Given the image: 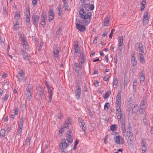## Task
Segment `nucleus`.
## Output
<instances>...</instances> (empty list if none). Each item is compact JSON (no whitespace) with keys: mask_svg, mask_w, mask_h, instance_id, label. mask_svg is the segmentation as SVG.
<instances>
[{"mask_svg":"<svg viewBox=\"0 0 153 153\" xmlns=\"http://www.w3.org/2000/svg\"><path fill=\"white\" fill-rule=\"evenodd\" d=\"M80 17L83 19V23L85 25H88L90 22L91 19V14L90 12L82 9L79 11Z\"/></svg>","mask_w":153,"mask_h":153,"instance_id":"obj_1","label":"nucleus"},{"mask_svg":"<svg viewBox=\"0 0 153 153\" xmlns=\"http://www.w3.org/2000/svg\"><path fill=\"white\" fill-rule=\"evenodd\" d=\"M75 95L76 98L79 99L81 95V88L80 85V82H76L75 83Z\"/></svg>","mask_w":153,"mask_h":153,"instance_id":"obj_2","label":"nucleus"},{"mask_svg":"<svg viewBox=\"0 0 153 153\" xmlns=\"http://www.w3.org/2000/svg\"><path fill=\"white\" fill-rule=\"evenodd\" d=\"M121 103H116V115L119 119L121 117Z\"/></svg>","mask_w":153,"mask_h":153,"instance_id":"obj_3","label":"nucleus"},{"mask_svg":"<svg viewBox=\"0 0 153 153\" xmlns=\"http://www.w3.org/2000/svg\"><path fill=\"white\" fill-rule=\"evenodd\" d=\"M76 28L80 32H83L86 30V28L84 25H82L80 23L79 20H78L76 24Z\"/></svg>","mask_w":153,"mask_h":153,"instance_id":"obj_4","label":"nucleus"},{"mask_svg":"<svg viewBox=\"0 0 153 153\" xmlns=\"http://www.w3.org/2000/svg\"><path fill=\"white\" fill-rule=\"evenodd\" d=\"M117 119L118 121L120 122V126L122 132L123 133H125L126 132V128L125 119L123 118L121 119V117L119 119L118 118Z\"/></svg>","mask_w":153,"mask_h":153,"instance_id":"obj_5","label":"nucleus"},{"mask_svg":"<svg viewBox=\"0 0 153 153\" xmlns=\"http://www.w3.org/2000/svg\"><path fill=\"white\" fill-rule=\"evenodd\" d=\"M68 144L65 140L62 141L61 143L59 144V149L61 150L62 152H64V149L67 148Z\"/></svg>","mask_w":153,"mask_h":153,"instance_id":"obj_6","label":"nucleus"},{"mask_svg":"<svg viewBox=\"0 0 153 153\" xmlns=\"http://www.w3.org/2000/svg\"><path fill=\"white\" fill-rule=\"evenodd\" d=\"M135 49L139 51V53H144L143 45L140 43H137L135 45Z\"/></svg>","mask_w":153,"mask_h":153,"instance_id":"obj_7","label":"nucleus"},{"mask_svg":"<svg viewBox=\"0 0 153 153\" xmlns=\"http://www.w3.org/2000/svg\"><path fill=\"white\" fill-rule=\"evenodd\" d=\"M18 78L19 81L22 82L25 80V73L23 70H21L18 73Z\"/></svg>","mask_w":153,"mask_h":153,"instance_id":"obj_8","label":"nucleus"},{"mask_svg":"<svg viewBox=\"0 0 153 153\" xmlns=\"http://www.w3.org/2000/svg\"><path fill=\"white\" fill-rule=\"evenodd\" d=\"M114 139L115 143L116 144H123L124 143L123 140L120 136H114Z\"/></svg>","mask_w":153,"mask_h":153,"instance_id":"obj_9","label":"nucleus"},{"mask_svg":"<svg viewBox=\"0 0 153 153\" xmlns=\"http://www.w3.org/2000/svg\"><path fill=\"white\" fill-rule=\"evenodd\" d=\"M78 122L79 125L82 128V130L84 132L85 131L86 127L85 125V123L84 121L81 118H78Z\"/></svg>","mask_w":153,"mask_h":153,"instance_id":"obj_10","label":"nucleus"},{"mask_svg":"<svg viewBox=\"0 0 153 153\" xmlns=\"http://www.w3.org/2000/svg\"><path fill=\"white\" fill-rule=\"evenodd\" d=\"M147 98L146 97L143 98L140 102V107L141 109H145L147 103Z\"/></svg>","mask_w":153,"mask_h":153,"instance_id":"obj_11","label":"nucleus"},{"mask_svg":"<svg viewBox=\"0 0 153 153\" xmlns=\"http://www.w3.org/2000/svg\"><path fill=\"white\" fill-rule=\"evenodd\" d=\"M39 16L38 15H33L32 16V19L34 25L37 26L39 21Z\"/></svg>","mask_w":153,"mask_h":153,"instance_id":"obj_12","label":"nucleus"},{"mask_svg":"<svg viewBox=\"0 0 153 153\" xmlns=\"http://www.w3.org/2000/svg\"><path fill=\"white\" fill-rule=\"evenodd\" d=\"M80 59L81 61L79 62V65L81 68L83 67V64L84 63L85 60H86V57L85 54L84 53H82L80 54Z\"/></svg>","mask_w":153,"mask_h":153,"instance_id":"obj_13","label":"nucleus"},{"mask_svg":"<svg viewBox=\"0 0 153 153\" xmlns=\"http://www.w3.org/2000/svg\"><path fill=\"white\" fill-rule=\"evenodd\" d=\"M54 16V14L53 10L50 9L48 12V20L49 22H51L53 19Z\"/></svg>","mask_w":153,"mask_h":153,"instance_id":"obj_14","label":"nucleus"},{"mask_svg":"<svg viewBox=\"0 0 153 153\" xmlns=\"http://www.w3.org/2000/svg\"><path fill=\"white\" fill-rule=\"evenodd\" d=\"M23 125V122H21L18 128L17 131V134L16 136H19L18 139L19 140L21 138V133L22 130V128Z\"/></svg>","mask_w":153,"mask_h":153,"instance_id":"obj_15","label":"nucleus"},{"mask_svg":"<svg viewBox=\"0 0 153 153\" xmlns=\"http://www.w3.org/2000/svg\"><path fill=\"white\" fill-rule=\"evenodd\" d=\"M149 18V16L148 12L144 13L143 17V23L144 24H146L148 23Z\"/></svg>","mask_w":153,"mask_h":153,"instance_id":"obj_16","label":"nucleus"},{"mask_svg":"<svg viewBox=\"0 0 153 153\" xmlns=\"http://www.w3.org/2000/svg\"><path fill=\"white\" fill-rule=\"evenodd\" d=\"M21 53L23 56L24 59L25 60H27L30 63V60L29 59V56L23 49L21 50Z\"/></svg>","mask_w":153,"mask_h":153,"instance_id":"obj_17","label":"nucleus"},{"mask_svg":"<svg viewBox=\"0 0 153 153\" xmlns=\"http://www.w3.org/2000/svg\"><path fill=\"white\" fill-rule=\"evenodd\" d=\"M43 91V90L41 87H38V93L39 95L41 97H44L45 98V95Z\"/></svg>","mask_w":153,"mask_h":153,"instance_id":"obj_18","label":"nucleus"},{"mask_svg":"<svg viewBox=\"0 0 153 153\" xmlns=\"http://www.w3.org/2000/svg\"><path fill=\"white\" fill-rule=\"evenodd\" d=\"M132 56L131 57V63L132 66H134L137 64V61L135 56V53L134 52L133 54H132Z\"/></svg>","mask_w":153,"mask_h":153,"instance_id":"obj_19","label":"nucleus"},{"mask_svg":"<svg viewBox=\"0 0 153 153\" xmlns=\"http://www.w3.org/2000/svg\"><path fill=\"white\" fill-rule=\"evenodd\" d=\"M18 35L21 41L22 44L27 42L26 38L25 36H23L20 33L18 34Z\"/></svg>","mask_w":153,"mask_h":153,"instance_id":"obj_20","label":"nucleus"},{"mask_svg":"<svg viewBox=\"0 0 153 153\" xmlns=\"http://www.w3.org/2000/svg\"><path fill=\"white\" fill-rule=\"evenodd\" d=\"M144 53H139V57L140 59V62L141 63L144 64L145 62V60L144 57Z\"/></svg>","mask_w":153,"mask_h":153,"instance_id":"obj_21","label":"nucleus"},{"mask_svg":"<svg viewBox=\"0 0 153 153\" xmlns=\"http://www.w3.org/2000/svg\"><path fill=\"white\" fill-rule=\"evenodd\" d=\"M121 92L120 90L118 91L116 97V103H121Z\"/></svg>","mask_w":153,"mask_h":153,"instance_id":"obj_22","label":"nucleus"},{"mask_svg":"<svg viewBox=\"0 0 153 153\" xmlns=\"http://www.w3.org/2000/svg\"><path fill=\"white\" fill-rule=\"evenodd\" d=\"M57 11L58 13L59 18H61L63 13L62 7L60 5H59L57 7Z\"/></svg>","mask_w":153,"mask_h":153,"instance_id":"obj_23","label":"nucleus"},{"mask_svg":"<svg viewBox=\"0 0 153 153\" xmlns=\"http://www.w3.org/2000/svg\"><path fill=\"white\" fill-rule=\"evenodd\" d=\"M127 136L128 137V143L130 145H131L132 144V141L134 139L133 135V134L130 135H127Z\"/></svg>","mask_w":153,"mask_h":153,"instance_id":"obj_24","label":"nucleus"},{"mask_svg":"<svg viewBox=\"0 0 153 153\" xmlns=\"http://www.w3.org/2000/svg\"><path fill=\"white\" fill-rule=\"evenodd\" d=\"M31 90L30 89L28 88L26 92V94L28 99L29 100L31 98Z\"/></svg>","mask_w":153,"mask_h":153,"instance_id":"obj_25","label":"nucleus"},{"mask_svg":"<svg viewBox=\"0 0 153 153\" xmlns=\"http://www.w3.org/2000/svg\"><path fill=\"white\" fill-rule=\"evenodd\" d=\"M59 51L57 48L53 50V54L54 57L57 58L59 55Z\"/></svg>","mask_w":153,"mask_h":153,"instance_id":"obj_26","label":"nucleus"},{"mask_svg":"<svg viewBox=\"0 0 153 153\" xmlns=\"http://www.w3.org/2000/svg\"><path fill=\"white\" fill-rule=\"evenodd\" d=\"M129 79L127 76H124V87H127V85L129 82Z\"/></svg>","mask_w":153,"mask_h":153,"instance_id":"obj_27","label":"nucleus"},{"mask_svg":"<svg viewBox=\"0 0 153 153\" xmlns=\"http://www.w3.org/2000/svg\"><path fill=\"white\" fill-rule=\"evenodd\" d=\"M19 28V23L18 21L16 20L15 24L13 26V30H14L16 31L18 30Z\"/></svg>","mask_w":153,"mask_h":153,"instance_id":"obj_28","label":"nucleus"},{"mask_svg":"<svg viewBox=\"0 0 153 153\" xmlns=\"http://www.w3.org/2000/svg\"><path fill=\"white\" fill-rule=\"evenodd\" d=\"M70 125V122L69 119H68L65 121L64 128H68L69 126Z\"/></svg>","mask_w":153,"mask_h":153,"instance_id":"obj_29","label":"nucleus"},{"mask_svg":"<svg viewBox=\"0 0 153 153\" xmlns=\"http://www.w3.org/2000/svg\"><path fill=\"white\" fill-rule=\"evenodd\" d=\"M127 135H130L133 134V132L132 130V128L131 126L130 125H129L128 126L127 129Z\"/></svg>","mask_w":153,"mask_h":153,"instance_id":"obj_30","label":"nucleus"},{"mask_svg":"<svg viewBox=\"0 0 153 153\" xmlns=\"http://www.w3.org/2000/svg\"><path fill=\"white\" fill-rule=\"evenodd\" d=\"M142 144L141 149L142 151V153H144L146 150V147L145 146V143H144L143 140L142 142Z\"/></svg>","mask_w":153,"mask_h":153,"instance_id":"obj_31","label":"nucleus"},{"mask_svg":"<svg viewBox=\"0 0 153 153\" xmlns=\"http://www.w3.org/2000/svg\"><path fill=\"white\" fill-rule=\"evenodd\" d=\"M140 81H143L145 79V74L143 71H142L140 74Z\"/></svg>","mask_w":153,"mask_h":153,"instance_id":"obj_32","label":"nucleus"},{"mask_svg":"<svg viewBox=\"0 0 153 153\" xmlns=\"http://www.w3.org/2000/svg\"><path fill=\"white\" fill-rule=\"evenodd\" d=\"M104 19L105 21L104 22V26H108V25L109 18L108 17H106Z\"/></svg>","mask_w":153,"mask_h":153,"instance_id":"obj_33","label":"nucleus"},{"mask_svg":"<svg viewBox=\"0 0 153 153\" xmlns=\"http://www.w3.org/2000/svg\"><path fill=\"white\" fill-rule=\"evenodd\" d=\"M66 140L69 143H72L73 141V138L72 136H66Z\"/></svg>","mask_w":153,"mask_h":153,"instance_id":"obj_34","label":"nucleus"},{"mask_svg":"<svg viewBox=\"0 0 153 153\" xmlns=\"http://www.w3.org/2000/svg\"><path fill=\"white\" fill-rule=\"evenodd\" d=\"M62 1L63 2V7L65 8V10H66L68 8V4L66 0H62Z\"/></svg>","mask_w":153,"mask_h":153,"instance_id":"obj_35","label":"nucleus"},{"mask_svg":"<svg viewBox=\"0 0 153 153\" xmlns=\"http://www.w3.org/2000/svg\"><path fill=\"white\" fill-rule=\"evenodd\" d=\"M118 84V80L117 78L115 79H114L113 82V87L114 88H116L117 85Z\"/></svg>","mask_w":153,"mask_h":153,"instance_id":"obj_36","label":"nucleus"},{"mask_svg":"<svg viewBox=\"0 0 153 153\" xmlns=\"http://www.w3.org/2000/svg\"><path fill=\"white\" fill-rule=\"evenodd\" d=\"M74 47L75 51V53H79L80 52V48L79 47L78 45L76 44L75 45Z\"/></svg>","mask_w":153,"mask_h":153,"instance_id":"obj_37","label":"nucleus"},{"mask_svg":"<svg viewBox=\"0 0 153 153\" xmlns=\"http://www.w3.org/2000/svg\"><path fill=\"white\" fill-rule=\"evenodd\" d=\"M61 28L62 27H61L57 30L56 32V37H59L60 35L61 32Z\"/></svg>","mask_w":153,"mask_h":153,"instance_id":"obj_38","label":"nucleus"},{"mask_svg":"<svg viewBox=\"0 0 153 153\" xmlns=\"http://www.w3.org/2000/svg\"><path fill=\"white\" fill-rule=\"evenodd\" d=\"M117 127L116 125H112L110 126V129L112 131H116L117 129Z\"/></svg>","mask_w":153,"mask_h":153,"instance_id":"obj_39","label":"nucleus"},{"mask_svg":"<svg viewBox=\"0 0 153 153\" xmlns=\"http://www.w3.org/2000/svg\"><path fill=\"white\" fill-rule=\"evenodd\" d=\"M110 107V104L108 102L105 103L104 106V109L105 111H107Z\"/></svg>","mask_w":153,"mask_h":153,"instance_id":"obj_40","label":"nucleus"},{"mask_svg":"<svg viewBox=\"0 0 153 153\" xmlns=\"http://www.w3.org/2000/svg\"><path fill=\"white\" fill-rule=\"evenodd\" d=\"M47 86V90L49 93V94H53V92L51 88L50 87L48 84L46 85Z\"/></svg>","mask_w":153,"mask_h":153,"instance_id":"obj_41","label":"nucleus"},{"mask_svg":"<svg viewBox=\"0 0 153 153\" xmlns=\"http://www.w3.org/2000/svg\"><path fill=\"white\" fill-rule=\"evenodd\" d=\"M132 99L130 97L128 100V105L130 106V107H131L132 105Z\"/></svg>","mask_w":153,"mask_h":153,"instance_id":"obj_42","label":"nucleus"},{"mask_svg":"<svg viewBox=\"0 0 153 153\" xmlns=\"http://www.w3.org/2000/svg\"><path fill=\"white\" fill-rule=\"evenodd\" d=\"M81 68L80 66H79V65L75 67V71L77 74H79V71L80 70Z\"/></svg>","mask_w":153,"mask_h":153,"instance_id":"obj_43","label":"nucleus"},{"mask_svg":"<svg viewBox=\"0 0 153 153\" xmlns=\"http://www.w3.org/2000/svg\"><path fill=\"white\" fill-rule=\"evenodd\" d=\"M111 94V91H107L105 93L104 96H103V98L104 99H106L108 98L109 95Z\"/></svg>","mask_w":153,"mask_h":153,"instance_id":"obj_44","label":"nucleus"},{"mask_svg":"<svg viewBox=\"0 0 153 153\" xmlns=\"http://www.w3.org/2000/svg\"><path fill=\"white\" fill-rule=\"evenodd\" d=\"M5 134V130L4 129H1L0 132V135L3 137L4 136Z\"/></svg>","mask_w":153,"mask_h":153,"instance_id":"obj_45","label":"nucleus"},{"mask_svg":"<svg viewBox=\"0 0 153 153\" xmlns=\"http://www.w3.org/2000/svg\"><path fill=\"white\" fill-rule=\"evenodd\" d=\"M43 43V42H40L39 45L37 46V48L38 51H40L41 50L42 48V46Z\"/></svg>","mask_w":153,"mask_h":153,"instance_id":"obj_46","label":"nucleus"},{"mask_svg":"<svg viewBox=\"0 0 153 153\" xmlns=\"http://www.w3.org/2000/svg\"><path fill=\"white\" fill-rule=\"evenodd\" d=\"M23 47L26 49H27L29 48V46L27 42L22 44Z\"/></svg>","mask_w":153,"mask_h":153,"instance_id":"obj_47","label":"nucleus"},{"mask_svg":"<svg viewBox=\"0 0 153 153\" xmlns=\"http://www.w3.org/2000/svg\"><path fill=\"white\" fill-rule=\"evenodd\" d=\"M72 130L70 129L66 133V136H72Z\"/></svg>","mask_w":153,"mask_h":153,"instance_id":"obj_48","label":"nucleus"},{"mask_svg":"<svg viewBox=\"0 0 153 153\" xmlns=\"http://www.w3.org/2000/svg\"><path fill=\"white\" fill-rule=\"evenodd\" d=\"M31 138L30 136H28L26 139V143L27 144H30Z\"/></svg>","mask_w":153,"mask_h":153,"instance_id":"obj_49","label":"nucleus"},{"mask_svg":"<svg viewBox=\"0 0 153 153\" xmlns=\"http://www.w3.org/2000/svg\"><path fill=\"white\" fill-rule=\"evenodd\" d=\"M64 128L63 127H61L59 129V135L60 136H61L62 135V133L63 131H64Z\"/></svg>","mask_w":153,"mask_h":153,"instance_id":"obj_50","label":"nucleus"},{"mask_svg":"<svg viewBox=\"0 0 153 153\" xmlns=\"http://www.w3.org/2000/svg\"><path fill=\"white\" fill-rule=\"evenodd\" d=\"M20 17V14L18 13H16L15 15L14 18L17 21V19H19Z\"/></svg>","mask_w":153,"mask_h":153,"instance_id":"obj_51","label":"nucleus"},{"mask_svg":"<svg viewBox=\"0 0 153 153\" xmlns=\"http://www.w3.org/2000/svg\"><path fill=\"white\" fill-rule=\"evenodd\" d=\"M137 85V80L136 79H135L134 80V82H133V88H134V86H136Z\"/></svg>","mask_w":153,"mask_h":153,"instance_id":"obj_52","label":"nucleus"},{"mask_svg":"<svg viewBox=\"0 0 153 153\" xmlns=\"http://www.w3.org/2000/svg\"><path fill=\"white\" fill-rule=\"evenodd\" d=\"M19 112V109L18 107L16 108L14 110V114L15 115H18Z\"/></svg>","mask_w":153,"mask_h":153,"instance_id":"obj_53","label":"nucleus"},{"mask_svg":"<svg viewBox=\"0 0 153 153\" xmlns=\"http://www.w3.org/2000/svg\"><path fill=\"white\" fill-rule=\"evenodd\" d=\"M115 29H112L111 30V33H110L109 36V37L110 38H111L112 37V35L113 34V33L115 31Z\"/></svg>","mask_w":153,"mask_h":153,"instance_id":"obj_54","label":"nucleus"},{"mask_svg":"<svg viewBox=\"0 0 153 153\" xmlns=\"http://www.w3.org/2000/svg\"><path fill=\"white\" fill-rule=\"evenodd\" d=\"M41 18H46V14L44 11L42 12Z\"/></svg>","mask_w":153,"mask_h":153,"instance_id":"obj_55","label":"nucleus"},{"mask_svg":"<svg viewBox=\"0 0 153 153\" xmlns=\"http://www.w3.org/2000/svg\"><path fill=\"white\" fill-rule=\"evenodd\" d=\"M33 6L34 7L36 6L37 4V1L36 0H32Z\"/></svg>","mask_w":153,"mask_h":153,"instance_id":"obj_56","label":"nucleus"},{"mask_svg":"<svg viewBox=\"0 0 153 153\" xmlns=\"http://www.w3.org/2000/svg\"><path fill=\"white\" fill-rule=\"evenodd\" d=\"M109 78V76L108 75H107L105 76L103 79L105 81H107L108 79Z\"/></svg>","mask_w":153,"mask_h":153,"instance_id":"obj_57","label":"nucleus"},{"mask_svg":"<svg viewBox=\"0 0 153 153\" xmlns=\"http://www.w3.org/2000/svg\"><path fill=\"white\" fill-rule=\"evenodd\" d=\"M30 18H26V23L27 24V25H29L30 22Z\"/></svg>","mask_w":153,"mask_h":153,"instance_id":"obj_58","label":"nucleus"},{"mask_svg":"<svg viewBox=\"0 0 153 153\" xmlns=\"http://www.w3.org/2000/svg\"><path fill=\"white\" fill-rule=\"evenodd\" d=\"M53 95V94H49V102H51V100H52V97Z\"/></svg>","mask_w":153,"mask_h":153,"instance_id":"obj_59","label":"nucleus"},{"mask_svg":"<svg viewBox=\"0 0 153 153\" xmlns=\"http://www.w3.org/2000/svg\"><path fill=\"white\" fill-rule=\"evenodd\" d=\"M8 97V94H5L4 96V100L5 101H6Z\"/></svg>","mask_w":153,"mask_h":153,"instance_id":"obj_60","label":"nucleus"},{"mask_svg":"<svg viewBox=\"0 0 153 153\" xmlns=\"http://www.w3.org/2000/svg\"><path fill=\"white\" fill-rule=\"evenodd\" d=\"M143 123L144 125H146L147 124V120L146 119H144L143 120Z\"/></svg>","mask_w":153,"mask_h":153,"instance_id":"obj_61","label":"nucleus"},{"mask_svg":"<svg viewBox=\"0 0 153 153\" xmlns=\"http://www.w3.org/2000/svg\"><path fill=\"white\" fill-rule=\"evenodd\" d=\"M108 34V33L107 32L105 31L103 33L102 36L103 37H106Z\"/></svg>","mask_w":153,"mask_h":153,"instance_id":"obj_62","label":"nucleus"},{"mask_svg":"<svg viewBox=\"0 0 153 153\" xmlns=\"http://www.w3.org/2000/svg\"><path fill=\"white\" fill-rule=\"evenodd\" d=\"M146 4V0H142L141 3V4L142 5H145Z\"/></svg>","mask_w":153,"mask_h":153,"instance_id":"obj_63","label":"nucleus"},{"mask_svg":"<svg viewBox=\"0 0 153 153\" xmlns=\"http://www.w3.org/2000/svg\"><path fill=\"white\" fill-rule=\"evenodd\" d=\"M145 7V6L144 5H142L141 4V6H140V11H142L144 9V8Z\"/></svg>","mask_w":153,"mask_h":153,"instance_id":"obj_64","label":"nucleus"}]
</instances>
